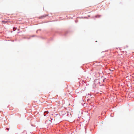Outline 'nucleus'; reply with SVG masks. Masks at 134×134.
Here are the masks:
<instances>
[{
  "label": "nucleus",
  "mask_w": 134,
  "mask_h": 134,
  "mask_svg": "<svg viewBox=\"0 0 134 134\" xmlns=\"http://www.w3.org/2000/svg\"><path fill=\"white\" fill-rule=\"evenodd\" d=\"M48 15H43L40 17V18H44L45 17L48 16Z\"/></svg>",
  "instance_id": "nucleus-1"
},
{
  "label": "nucleus",
  "mask_w": 134,
  "mask_h": 134,
  "mask_svg": "<svg viewBox=\"0 0 134 134\" xmlns=\"http://www.w3.org/2000/svg\"><path fill=\"white\" fill-rule=\"evenodd\" d=\"M2 22L3 23H4V24H5V23H7V21H2Z\"/></svg>",
  "instance_id": "nucleus-2"
},
{
  "label": "nucleus",
  "mask_w": 134,
  "mask_h": 134,
  "mask_svg": "<svg viewBox=\"0 0 134 134\" xmlns=\"http://www.w3.org/2000/svg\"><path fill=\"white\" fill-rule=\"evenodd\" d=\"M7 129L8 130H9V129Z\"/></svg>",
  "instance_id": "nucleus-3"
}]
</instances>
